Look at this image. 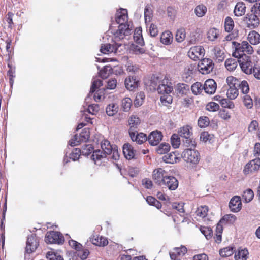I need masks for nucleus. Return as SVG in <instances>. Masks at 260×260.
I'll return each instance as SVG.
<instances>
[{"instance_id":"nucleus-1","label":"nucleus","mask_w":260,"mask_h":260,"mask_svg":"<svg viewBox=\"0 0 260 260\" xmlns=\"http://www.w3.org/2000/svg\"><path fill=\"white\" fill-rule=\"evenodd\" d=\"M102 150L100 149L93 151V148L91 144H84L80 149L81 154L83 155H88L93 152L91 159L98 165H101L102 160L108 156V159L117 160L120 155L117 146L111 145L107 140H104L101 142Z\"/></svg>"},{"instance_id":"nucleus-2","label":"nucleus","mask_w":260,"mask_h":260,"mask_svg":"<svg viewBox=\"0 0 260 260\" xmlns=\"http://www.w3.org/2000/svg\"><path fill=\"white\" fill-rule=\"evenodd\" d=\"M128 16L126 9H121L120 12L116 14L115 18L116 22L119 24L118 29L113 32L115 42L123 39L125 36H128L131 33V29L126 24Z\"/></svg>"},{"instance_id":"nucleus-3","label":"nucleus","mask_w":260,"mask_h":260,"mask_svg":"<svg viewBox=\"0 0 260 260\" xmlns=\"http://www.w3.org/2000/svg\"><path fill=\"white\" fill-rule=\"evenodd\" d=\"M157 90L159 93L162 94L160 97V101L162 104L167 105L172 103V96L169 94L172 92L173 88L172 83L168 77L164 78L158 86Z\"/></svg>"},{"instance_id":"nucleus-4","label":"nucleus","mask_w":260,"mask_h":260,"mask_svg":"<svg viewBox=\"0 0 260 260\" xmlns=\"http://www.w3.org/2000/svg\"><path fill=\"white\" fill-rule=\"evenodd\" d=\"M253 52L252 46L247 41H243L241 44H238L236 47L235 51L233 53L234 57H242L246 55L244 53L251 54Z\"/></svg>"},{"instance_id":"nucleus-5","label":"nucleus","mask_w":260,"mask_h":260,"mask_svg":"<svg viewBox=\"0 0 260 260\" xmlns=\"http://www.w3.org/2000/svg\"><path fill=\"white\" fill-rule=\"evenodd\" d=\"M182 157L185 161L193 164H197L200 159L199 153L192 148L184 150L182 152Z\"/></svg>"},{"instance_id":"nucleus-6","label":"nucleus","mask_w":260,"mask_h":260,"mask_svg":"<svg viewBox=\"0 0 260 260\" xmlns=\"http://www.w3.org/2000/svg\"><path fill=\"white\" fill-rule=\"evenodd\" d=\"M238 63L242 70L246 74H251L252 72L253 66L249 56L243 55L242 57H237Z\"/></svg>"},{"instance_id":"nucleus-7","label":"nucleus","mask_w":260,"mask_h":260,"mask_svg":"<svg viewBox=\"0 0 260 260\" xmlns=\"http://www.w3.org/2000/svg\"><path fill=\"white\" fill-rule=\"evenodd\" d=\"M45 242L47 243L62 244L64 242V237L59 232L50 231L47 232L45 238Z\"/></svg>"},{"instance_id":"nucleus-8","label":"nucleus","mask_w":260,"mask_h":260,"mask_svg":"<svg viewBox=\"0 0 260 260\" xmlns=\"http://www.w3.org/2000/svg\"><path fill=\"white\" fill-rule=\"evenodd\" d=\"M214 63L211 59L204 58L198 64V70L202 74H208L211 73L214 68Z\"/></svg>"},{"instance_id":"nucleus-9","label":"nucleus","mask_w":260,"mask_h":260,"mask_svg":"<svg viewBox=\"0 0 260 260\" xmlns=\"http://www.w3.org/2000/svg\"><path fill=\"white\" fill-rule=\"evenodd\" d=\"M168 175V172L162 168H159L154 170L152 173V179L155 183L162 186L165 178Z\"/></svg>"},{"instance_id":"nucleus-10","label":"nucleus","mask_w":260,"mask_h":260,"mask_svg":"<svg viewBox=\"0 0 260 260\" xmlns=\"http://www.w3.org/2000/svg\"><path fill=\"white\" fill-rule=\"evenodd\" d=\"M205 54V50L201 46H196L191 47L188 52V56L193 60H199Z\"/></svg>"},{"instance_id":"nucleus-11","label":"nucleus","mask_w":260,"mask_h":260,"mask_svg":"<svg viewBox=\"0 0 260 260\" xmlns=\"http://www.w3.org/2000/svg\"><path fill=\"white\" fill-rule=\"evenodd\" d=\"M38 245L39 239L36 235L31 234L28 236L25 248L26 251L27 253H30L35 251Z\"/></svg>"},{"instance_id":"nucleus-12","label":"nucleus","mask_w":260,"mask_h":260,"mask_svg":"<svg viewBox=\"0 0 260 260\" xmlns=\"http://www.w3.org/2000/svg\"><path fill=\"white\" fill-rule=\"evenodd\" d=\"M260 167V159L256 158L248 162L245 166L243 172L248 174L257 171Z\"/></svg>"},{"instance_id":"nucleus-13","label":"nucleus","mask_w":260,"mask_h":260,"mask_svg":"<svg viewBox=\"0 0 260 260\" xmlns=\"http://www.w3.org/2000/svg\"><path fill=\"white\" fill-rule=\"evenodd\" d=\"M161 186L167 188L170 190H175L178 186V181L175 177L168 175L165 178Z\"/></svg>"},{"instance_id":"nucleus-14","label":"nucleus","mask_w":260,"mask_h":260,"mask_svg":"<svg viewBox=\"0 0 260 260\" xmlns=\"http://www.w3.org/2000/svg\"><path fill=\"white\" fill-rule=\"evenodd\" d=\"M162 134L161 132L154 131L152 132L148 137L149 144L152 146L157 145L162 140Z\"/></svg>"},{"instance_id":"nucleus-15","label":"nucleus","mask_w":260,"mask_h":260,"mask_svg":"<svg viewBox=\"0 0 260 260\" xmlns=\"http://www.w3.org/2000/svg\"><path fill=\"white\" fill-rule=\"evenodd\" d=\"M203 88L206 93L208 94H213L215 93L216 90L217 84L213 79H209L205 82Z\"/></svg>"},{"instance_id":"nucleus-16","label":"nucleus","mask_w":260,"mask_h":260,"mask_svg":"<svg viewBox=\"0 0 260 260\" xmlns=\"http://www.w3.org/2000/svg\"><path fill=\"white\" fill-rule=\"evenodd\" d=\"M129 136L133 142L141 144L147 140L146 135L143 133H138L137 131H129Z\"/></svg>"},{"instance_id":"nucleus-17","label":"nucleus","mask_w":260,"mask_h":260,"mask_svg":"<svg viewBox=\"0 0 260 260\" xmlns=\"http://www.w3.org/2000/svg\"><path fill=\"white\" fill-rule=\"evenodd\" d=\"M245 21L249 26H252L254 28L258 26L260 22L259 16L251 12L247 14Z\"/></svg>"},{"instance_id":"nucleus-18","label":"nucleus","mask_w":260,"mask_h":260,"mask_svg":"<svg viewBox=\"0 0 260 260\" xmlns=\"http://www.w3.org/2000/svg\"><path fill=\"white\" fill-rule=\"evenodd\" d=\"M241 202L240 198L238 196L233 197L229 203V208L233 212H237L241 209Z\"/></svg>"},{"instance_id":"nucleus-19","label":"nucleus","mask_w":260,"mask_h":260,"mask_svg":"<svg viewBox=\"0 0 260 260\" xmlns=\"http://www.w3.org/2000/svg\"><path fill=\"white\" fill-rule=\"evenodd\" d=\"M121 46V44L117 43L114 45H111L110 44H103L101 46L100 51L102 53L109 54L110 53H116L118 49V47Z\"/></svg>"},{"instance_id":"nucleus-20","label":"nucleus","mask_w":260,"mask_h":260,"mask_svg":"<svg viewBox=\"0 0 260 260\" xmlns=\"http://www.w3.org/2000/svg\"><path fill=\"white\" fill-rule=\"evenodd\" d=\"M125 86L126 89L129 91H133L138 86V80H137L135 76H128L126 78L124 82Z\"/></svg>"},{"instance_id":"nucleus-21","label":"nucleus","mask_w":260,"mask_h":260,"mask_svg":"<svg viewBox=\"0 0 260 260\" xmlns=\"http://www.w3.org/2000/svg\"><path fill=\"white\" fill-rule=\"evenodd\" d=\"M214 53L213 58L218 62H222L225 57L224 50L219 46H215L212 50Z\"/></svg>"},{"instance_id":"nucleus-22","label":"nucleus","mask_w":260,"mask_h":260,"mask_svg":"<svg viewBox=\"0 0 260 260\" xmlns=\"http://www.w3.org/2000/svg\"><path fill=\"white\" fill-rule=\"evenodd\" d=\"M90 239L93 244L96 246H105L108 243V240L106 238L100 236L99 235L93 236Z\"/></svg>"},{"instance_id":"nucleus-23","label":"nucleus","mask_w":260,"mask_h":260,"mask_svg":"<svg viewBox=\"0 0 260 260\" xmlns=\"http://www.w3.org/2000/svg\"><path fill=\"white\" fill-rule=\"evenodd\" d=\"M123 153L127 159L134 158L135 152L133 147L129 144H125L123 146Z\"/></svg>"},{"instance_id":"nucleus-24","label":"nucleus","mask_w":260,"mask_h":260,"mask_svg":"<svg viewBox=\"0 0 260 260\" xmlns=\"http://www.w3.org/2000/svg\"><path fill=\"white\" fill-rule=\"evenodd\" d=\"M246 8L245 4L243 2H238L235 7L234 13L236 16H241L246 12Z\"/></svg>"},{"instance_id":"nucleus-25","label":"nucleus","mask_w":260,"mask_h":260,"mask_svg":"<svg viewBox=\"0 0 260 260\" xmlns=\"http://www.w3.org/2000/svg\"><path fill=\"white\" fill-rule=\"evenodd\" d=\"M220 30L215 28H211L207 34L208 39L212 42L215 41L220 35Z\"/></svg>"},{"instance_id":"nucleus-26","label":"nucleus","mask_w":260,"mask_h":260,"mask_svg":"<svg viewBox=\"0 0 260 260\" xmlns=\"http://www.w3.org/2000/svg\"><path fill=\"white\" fill-rule=\"evenodd\" d=\"M178 134L182 139L192 136V128L189 125L184 126L180 128L178 131Z\"/></svg>"},{"instance_id":"nucleus-27","label":"nucleus","mask_w":260,"mask_h":260,"mask_svg":"<svg viewBox=\"0 0 260 260\" xmlns=\"http://www.w3.org/2000/svg\"><path fill=\"white\" fill-rule=\"evenodd\" d=\"M128 122L130 126L129 131H137L138 126L140 123V120L139 117L132 115L131 116Z\"/></svg>"},{"instance_id":"nucleus-28","label":"nucleus","mask_w":260,"mask_h":260,"mask_svg":"<svg viewBox=\"0 0 260 260\" xmlns=\"http://www.w3.org/2000/svg\"><path fill=\"white\" fill-rule=\"evenodd\" d=\"M248 40L251 44L256 45L260 42V35L255 31H252L248 34Z\"/></svg>"},{"instance_id":"nucleus-29","label":"nucleus","mask_w":260,"mask_h":260,"mask_svg":"<svg viewBox=\"0 0 260 260\" xmlns=\"http://www.w3.org/2000/svg\"><path fill=\"white\" fill-rule=\"evenodd\" d=\"M238 59L235 58H229L225 61V66L229 71H234L238 66Z\"/></svg>"},{"instance_id":"nucleus-30","label":"nucleus","mask_w":260,"mask_h":260,"mask_svg":"<svg viewBox=\"0 0 260 260\" xmlns=\"http://www.w3.org/2000/svg\"><path fill=\"white\" fill-rule=\"evenodd\" d=\"M173 40V35L169 31L163 32L160 37L161 42L165 45L170 44Z\"/></svg>"},{"instance_id":"nucleus-31","label":"nucleus","mask_w":260,"mask_h":260,"mask_svg":"<svg viewBox=\"0 0 260 260\" xmlns=\"http://www.w3.org/2000/svg\"><path fill=\"white\" fill-rule=\"evenodd\" d=\"M249 254L247 249L244 248L238 250L235 254V260H247Z\"/></svg>"},{"instance_id":"nucleus-32","label":"nucleus","mask_w":260,"mask_h":260,"mask_svg":"<svg viewBox=\"0 0 260 260\" xmlns=\"http://www.w3.org/2000/svg\"><path fill=\"white\" fill-rule=\"evenodd\" d=\"M182 145L184 147H190V148H192V147L194 148L196 147V143L192 137V136L183 139Z\"/></svg>"},{"instance_id":"nucleus-33","label":"nucleus","mask_w":260,"mask_h":260,"mask_svg":"<svg viewBox=\"0 0 260 260\" xmlns=\"http://www.w3.org/2000/svg\"><path fill=\"white\" fill-rule=\"evenodd\" d=\"M226 82L228 88L237 87L239 84V80L233 76L228 77L226 79Z\"/></svg>"},{"instance_id":"nucleus-34","label":"nucleus","mask_w":260,"mask_h":260,"mask_svg":"<svg viewBox=\"0 0 260 260\" xmlns=\"http://www.w3.org/2000/svg\"><path fill=\"white\" fill-rule=\"evenodd\" d=\"M118 106L116 104L111 103L109 104L106 109V112L109 116H113L118 112Z\"/></svg>"},{"instance_id":"nucleus-35","label":"nucleus","mask_w":260,"mask_h":260,"mask_svg":"<svg viewBox=\"0 0 260 260\" xmlns=\"http://www.w3.org/2000/svg\"><path fill=\"white\" fill-rule=\"evenodd\" d=\"M133 37L135 42L139 45L143 46L144 44L141 29H139L136 30L134 32Z\"/></svg>"},{"instance_id":"nucleus-36","label":"nucleus","mask_w":260,"mask_h":260,"mask_svg":"<svg viewBox=\"0 0 260 260\" xmlns=\"http://www.w3.org/2000/svg\"><path fill=\"white\" fill-rule=\"evenodd\" d=\"M234 22L230 17H226L224 20V28L226 32H231L234 28Z\"/></svg>"},{"instance_id":"nucleus-37","label":"nucleus","mask_w":260,"mask_h":260,"mask_svg":"<svg viewBox=\"0 0 260 260\" xmlns=\"http://www.w3.org/2000/svg\"><path fill=\"white\" fill-rule=\"evenodd\" d=\"M187 248L185 246H181L180 248L175 247L172 251L169 253H174L175 256L180 257V256H183L187 252Z\"/></svg>"},{"instance_id":"nucleus-38","label":"nucleus","mask_w":260,"mask_h":260,"mask_svg":"<svg viewBox=\"0 0 260 260\" xmlns=\"http://www.w3.org/2000/svg\"><path fill=\"white\" fill-rule=\"evenodd\" d=\"M194 12L198 17H201L204 16L207 12V8L203 5H199L195 8Z\"/></svg>"},{"instance_id":"nucleus-39","label":"nucleus","mask_w":260,"mask_h":260,"mask_svg":"<svg viewBox=\"0 0 260 260\" xmlns=\"http://www.w3.org/2000/svg\"><path fill=\"white\" fill-rule=\"evenodd\" d=\"M103 85L102 81L100 79H96L94 80L92 82V84L91 87L90 88V93L88 95V96L86 99V100L87 101L88 99L89 98L90 94H92L97 88L100 87Z\"/></svg>"},{"instance_id":"nucleus-40","label":"nucleus","mask_w":260,"mask_h":260,"mask_svg":"<svg viewBox=\"0 0 260 260\" xmlns=\"http://www.w3.org/2000/svg\"><path fill=\"white\" fill-rule=\"evenodd\" d=\"M132 101L129 98H125L121 101V107L125 112L128 111L132 106Z\"/></svg>"},{"instance_id":"nucleus-41","label":"nucleus","mask_w":260,"mask_h":260,"mask_svg":"<svg viewBox=\"0 0 260 260\" xmlns=\"http://www.w3.org/2000/svg\"><path fill=\"white\" fill-rule=\"evenodd\" d=\"M208 209L206 206H200L196 210V215L202 218H204L207 215Z\"/></svg>"},{"instance_id":"nucleus-42","label":"nucleus","mask_w":260,"mask_h":260,"mask_svg":"<svg viewBox=\"0 0 260 260\" xmlns=\"http://www.w3.org/2000/svg\"><path fill=\"white\" fill-rule=\"evenodd\" d=\"M239 94L237 87L227 88L226 95L231 100L235 99Z\"/></svg>"},{"instance_id":"nucleus-43","label":"nucleus","mask_w":260,"mask_h":260,"mask_svg":"<svg viewBox=\"0 0 260 260\" xmlns=\"http://www.w3.org/2000/svg\"><path fill=\"white\" fill-rule=\"evenodd\" d=\"M164 161L167 163L173 164L176 162L178 159L177 155L174 152L166 154L164 157Z\"/></svg>"},{"instance_id":"nucleus-44","label":"nucleus","mask_w":260,"mask_h":260,"mask_svg":"<svg viewBox=\"0 0 260 260\" xmlns=\"http://www.w3.org/2000/svg\"><path fill=\"white\" fill-rule=\"evenodd\" d=\"M204 89L203 86L200 82H197L191 86L192 93L197 95L200 94Z\"/></svg>"},{"instance_id":"nucleus-45","label":"nucleus","mask_w":260,"mask_h":260,"mask_svg":"<svg viewBox=\"0 0 260 260\" xmlns=\"http://www.w3.org/2000/svg\"><path fill=\"white\" fill-rule=\"evenodd\" d=\"M186 33L184 28H180L177 30L176 34V40L179 43L184 41L185 38Z\"/></svg>"},{"instance_id":"nucleus-46","label":"nucleus","mask_w":260,"mask_h":260,"mask_svg":"<svg viewBox=\"0 0 260 260\" xmlns=\"http://www.w3.org/2000/svg\"><path fill=\"white\" fill-rule=\"evenodd\" d=\"M234 253L233 248L227 247L221 249L219 254L222 257H228L232 255Z\"/></svg>"},{"instance_id":"nucleus-47","label":"nucleus","mask_w":260,"mask_h":260,"mask_svg":"<svg viewBox=\"0 0 260 260\" xmlns=\"http://www.w3.org/2000/svg\"><path fill=\"white\" fill-rule=\"evenodd\" d=\"M145 21L147 24L150 22L152 18V11L150 7L146 6L144 10Z\"/></svg>"},{"instance_id":"nucleus-48","label":"nucleus","mask_w":260,"mask_h":260,"mask_svg":"<svg viewBox=\"0 0 260 260\" xmlns=\"http://www.w3.org/2000/svg\"><path fill=\"white\" fill-rule=\"evenodd\" d=\"M112 71V69L110 66H105L102 70L100 71L99 73L102 78H106Z\"/></svg>"},{"instance_id":"nucleus-49","label":"nucleus","mask_w":260,"mask_h":260,"mask_svg":"<svg viewBox=\"0 0 260 260\" xmlns=\"http://www.w3.org/2000/svg\"><path fill=\"white\" fill-rule=\"evenodd\" d=\"M176 91L180 94H185L189 90V86L184 83H179L176 86Z\"/></svg>"},{"instance_id":"nucleus-50","label":"nucleus","mask_w":260,"mask_h":260,"mask_svg":"<svg viewBox=\"0 0 260 260\" xmlns=\"http://www.w3.org/2000/svg\"><path fill=\"white\" fill-rule=\"evenodd\" d=\"M170 148L169 144L162 143L156 149V151L158 154H165L168 152Z\"/></svg>"},{"instance_id":"nucleus-51","label":"nucleus","mask_w":260,"mask_h":260,"mask_svg":"<svg viewBox=\"0 0 260 260\" xmlns=\"http://www.w3.org/2000/svg\"><path fill=\"white\" fill-rule=\"evenodd\" d=\"M254 197L253 191L250 189H248L244 191L243 194V198L244 199L246 202L248 203L250 202Z\"/></svg>"},{"instance_id":"nucleus-52","label":"nucleus","mask_w":260,"mask_h":260,"mask_svg":"<svg viewBox=\"0 0 260 260\" xmlns=\"http://www.w3.org/2000/svg\"><path fill=\"white\" fill-rule=\"evenodd\" d=\"M145 98V95L143 92H140L138 93L135 98L134 103L135 106L139 107L141 106Z\"/></svg>"},{"instance_id":"nucleus-53","label":"nucleus","mask_w":260,"mask_h":260,"mask_svg":"<svg viewBox=\"0 0 260 260\" xmlns=\"http://www.w3.org/2000/svg\"><path fill=\"white\" fill-rule=\"evenodd\" d=\"M171 142L173 147L174 148H178L180 145V139L177 134H173L172 136Z\"/></svg>"},{"instance_id":"nucleus-54","label":"nucleus","mask_w":260,"mask_h":260,"mask_svg":"<svg viewBox=\"0 0 260 260\" xmlns=\"http://www.w3.org/2000/svg\"><path fill=\"white\" fill-rule=\"evenodd\" d=\"M69 244L73 249H74L77 251L80 252L83 249L82 244L76 241L70 240L69 241Z\"/></svg>"},{"instance_id":"nucleus-55","label":"nucleus","mask_w":260,"mask_h":260,"mask_svg":"<svg viewBox=\"0 0 260 260\" xmlns=\"http://www.w3.org/2000/svg\"><path fill=\"white\" fill-rule=\"evenodd\" d=\"M219 102L222 106V107L224 108H228L229 109H233L234 108L235 105L234 103L231 101L226 99H221L219 100Z\"/></svg>"},{"instance_id":"nucleus-56","label":"nucleus","mask_w":260,"mask_h":260,"mask_svg":"<svg viewBox=\"0 0 260 260\" xmlns=\"http://www.w3.org/2000/svg\"><path fill=\"white\" fill-rule=\"evenodd\" d=\"M81 154L80 149L75 148L70 154L69 158L73 161H76L79 159Z\"/></svg>"},{"instance_id":"nucleus-57","label":"nucleus","mask_w":260,"mask_h":260,"mask_svg":"<svg viewBox=\"0 0 260 260\" xmlns=\"http://www.w3.org/2000/svg\"><path fill=\"white\" fill-rule=\"evenodd\" d=\"M238 87H239V89L244 94L247 93L249 91V85L246 81L243 80L241 83L239 82V84Z\"/></svg>"},{"instance_id":"nucleus-58","label":"nucleus","mask_w":260,"mask_h":260,"mask_svg":"<svg viewBox=\"0 0 260 260\" xmlns=\"http://www.w3.org/2000/svg\"><path fill=\"white\" fill-rule=\"evenodd\" d=\"M219 108V105L213 102L208 103L206 106V109L211 112L217 111L218 110Z\"/></svg>"},{"instance_id":"nucleus-59","label":"nucleus","mask_w":260,"mask_h":260,"mask_svg":"<svg viewBox=\"0 0 260 260\" xmlns=\"http://www.w3.org/2000/svg\"><path fill=\"white\" fill-rule=\"evenodd\" d=\"M243 102L245 106L248 109H251L253 107V101L251 98L248 95H245L243 97Z\"/></svg>"},{"instance_id":"nucleus-60","label":"nucleus","mask_w":260,"mask_h":260,"mask_svg":"<svg viewBox=\"0 0 260 260\" xmlns=\"http://www.w3.org/2000/svg\"><path fill=\"white\" fill-rule=\"evenodd\" d=\"M198 123L200 127H205L209 124V118L206 116L200 117L198 120Z\"/></svg>"},{"instance_id":"nucleus-61","label":"nucleus","mask_w":260,"mask_h":260,"mask_svg":"<svg viewBox=\"0 0 260 260\" xmlns=\"http://www.w3.org/2000/svg\"><path fill=\"white\" fill-rule=\"evenodd\" d=\"M46 257L49 260H63L60 255H57L51 251L47 253Z\"/></svg>"},{"instance_id":"nucleus-62","label":"nucleus","mask_w":260,"mask_h":260,"mask_svg":"<svg viewBox=\"0 0 260 260\" xmlns=\"http://www.w3.org/2000/svg\"><path fill=\"white\" fill-rule=\"evenodd\" d=\"M201 233L208 239L211 237L212 230L208 227H201L200 229Z\"/></svg>"},{"instance_id":"nucleus-63","label":"nucleus","mask_w":260,"mask_h":260,"mask_svg":"<svg viewBox=\"0 0 260 260\" xmlns=\"http://www.w3.org/2000/svg\"><path fill=\"white\" fill-rule=\"evenodd\" d=\"M99 110V106L97 104H91L88 106V112L92 115H95Z\"/></svg>"},{"instance_id":"nucleus-64","label":"nucleus","mask_w":260,"mask_h":260,"mask_svg":"<svg viewBox=\"0 0 260 260\" xmlns=\"http://www.w3.org/2000/svg\"><path fill=\"white\" fill-rule=\"evenodd\" d=\"M79 137L83 141H86L89 138V132L88 129H84L80 134Z\"/></svg>"}]
</instances>
